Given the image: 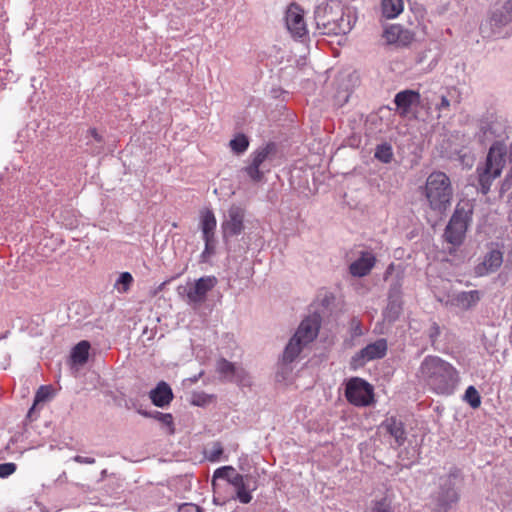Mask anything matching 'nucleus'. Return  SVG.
<instances>
[{
	"mask_svg": "<svg viewBox=\"0 0 512 512\" xmlns=\"http://www.w3.org/2000/svg\"><path fill=\"white\" fill-rule=\"evenodd\" d=\"M505 166L507 171L500 186L501 195L512 187V144L507 155L506 146L497 141L490 146L485 161L476 168L478 190L483 195L489 193L493 182L500 177Z\"/></svg>",
	"mask_w": 512,
	"mask_h": 512,
	"instance_id": "obj_1",
	"label": "nucleus"
},
{
	"mask_svg": "<svg viewBox=\"0 0 512 512\" xmlns=\"http://www.w3.org/2000/svg\"><path fill=\"white\" fill-rule=\"evenodd\" d=\"M314 19L317 30L323 35H344L352 29L351 15L335 2L316 6Z\"/></svg>",
	"mask_w": 512,
	"mask_h": 512,
	"instance_id": "obj_2",
	"label": "nucleus"
},
{
	"mask_svg": "<svg viewBox=\"0 0 512 512\" xmlns=\"http://www.w3.org/2000/svg\"><path fill=\"white\" fill-rule=\"evenodd\" d=\"M512 1L507 0L494 6L490 16L481 23L480 33L483 38L501 39L511 36Z\"/></svg>",
	"mask_w": 512,
	"mask_h": 512,
	"instance_id": "obj_3",
	"label": "nucleus"
},
{
	"mask_svg": "<svg viewBox=\"0 0 512 512\" xmlns=\"http://www.w3.org/2000/svg\"><path fill=\"white\" fill-rule=\"evenodd\" d=\"M421 377L438 394L448 393V364L437 356H427L420 366Z\"/></svg>",
	"mask_w": 512,
	"mask_h": 512,
	"instance_id": "obj_4",
	"label": "nucleus"
},
{
	"mask_svg": "<svg viewBox=\"0 0 512 512\" xmlns=\"http://www.w3.org/2000/svg\"><path fill=\"white\" fill-rule=\"evenodd\" d=\"M474 204L470 200H461L450 216V245L458 247L463 244L466 232L472 223Z\"/></svg>",
	"mask_w": 512,
	"mask_h": 512,
	"instance_id": "obj_5",
	"label": "nucleus"
},
{
	"mask_svg": "<svg viewBox=\"0 0 512 512\" xmlns=\"http://www.w3.org/2000/svg\"><path fill=\"white\" fill-rule=\"evenodd\" d=\"M448 177L443 172H433L426 181L425 193L433 211L445 215L448 205Z\"/></svg>",
	"mask_w": 512,
	"mask_h": 512,
	"instance_id": "obj_6",
	"label": "nucleus"
},
{
	"mask_svg": "<svg viewBox=\"0 0 512 512\" xmlns=\"http://www.w3.org/2000/svg\"><path fill=\"white\" fill-rule=\"evenodd\" d=\"M275 152L276 145L273 142L257 148L250 154V162L241 169V172L255 184L264 182L265 173L270 171V168L266 167V162Z\"/></svg>",
	"mask_w": 512,
	"mask_h": 512,
	"instance_id": "obj_7",
	"label": "nucleus"
},
{
	"mask_svg": "<svg viewBox=\"0 0 512 512\" xmlns=\"http://www.w3.org/2000/svg\"><path fill=\"white\" fill-rule=\"evenodd\" d=\"M345 397L354 406L367 407L374 402V388L366 380L353 377L346 383Z\"/></svg>",
	"mask_w": 512,
	"mask_h": 512,
	"instance_id": "obj_8",
	"label": "nucleus"
},
{
	"mask_svg": "<svg viewBox=\"0 0 512 512\" xmlns=\"http://www.w3.org/2000/svg\"><path fill=\"white\" fill-rule=\"evenodd\" d=\"M506 128L507 125L504 118L494 113H487L480 120V137L483 142L494 140L493 143L500 141L505 145L503 140L506 138Z\"/></svg>",
	"mask_w": 512,
	"mask_h": 512,
	"instance_id": "obj_9",
	"label": "nucleus"
},
{
	"mask_svg": "<svg viewBox=\"0 0 512 512\" xmlns=\"http://www.w3.org/2000/svg\"><path fill=\"white\" fill-rule=\"evenodd\" d=\"M387 340L384 338L377 339L375 342L366 345L354 356L350 361V367L353 370L363 367L367 362L381 359L387 352Z\"/></svg>",
	"mask_w": 512,
	"mask_h": 512,
	"instance_id": "obj_10",
	"label": "nucleus"
},
{
	"mask_svg": "<svg viewBox=\"0 0 512 512\" xmlns=\"http://www.w3.org/2000/svg\"><path fill=\"white\" fill-rule=\"evenodd\" d=\"M245 211L238 205H232L221 223L222 237L225 242L229 238L240 235L244 230Z\"/></svg>",
	"mask_w": 512,
	"mask_h": 512,
	"instance_id": "obj_11",
	"label": "nucleus"
},
{
	"mask_svg": "<svg viewBox=\"0 0 512 512\" xmlns=\"http://www.w3.org/2000/svg\"><path fill=\"white\" fill-rule=\"evenodd\" d=\"M285 23L293 38L302 39L307 36L308 30L304 20V10L300 5L292 3L285 13Z\"/></svg>",
	"mask_w": 512,
	"mask_h": 512,
	"instance_id": "obj_12",
	"label": "nucleus"
},
{
	"mask_svg": "<svg viewBox=\"0 0 512 512\" xmlns=\"http://www.w3.org/2000/svg\"><path fill=\"white\" fill-rule=\"evenodd\" d=\"M217 278L215 276H203L200 277L195 283L188 289L186 295L191 303H202L206 300L207 294L217 284Z\"/></svg>",
	"mask_w": 512,
	"mask_h": 512,
	"instance_id": "obj_13",
	"label": "nucleus"
},
{
	"mask_svg": "<svg viewBox=\"0 0 512 512\" xmlns=\"http://www.w3.org/2000/svg\"><path fill=\"white\" fill-rule=\"evenodd\" d=\"M396 112L401 117H408L413 107L420 104V94L415 90L406 89L398 92L394 97Z\"/></svg>",
	"mask_w": 512,
	"mask_h": 512,
	"instance_id": "obj_14",
	"label": "nucleus"
},
{
	"mask_svg": "<svg viewBox=\"0 0 512 512\" xmlns=\"http://www.w3.org/2000/svg\"><path fill=\"white\" fill-rule=\"evenodd\" d=\"M319 328L320 321L318 316H309L302 320L293 336L299 339L303 344L307 345L317 337Z\"/></svg>",
	"mask_w": 512,
	"mask_h": 512,
	"instance_id": "obj_15",
	"label": "nucleus"
},
{
	"mask_svg": "<svg viewBox=\"0 0 512 512\" xmlns=\"http://www.w3.org/2000/svg\"><path fill=\"white\" fill-rule=\"evenodd\" d=\"M503 263V253L498 249H492L486 253L484 259L475 267V274L479 277L496 272Z\"/></svg>",
	"mask_w": 512,
	"mask_h": 512,
	"instance_id": "obj_16",
	"label": "nucleus"
},
{
	"mask_svg": "<svg viewBox=\"0 0 512 512\" xmlns=\"http://www.w3.org/2000/svg\"><path fill=\"white\" fill-rule=\"evenodd\" d=\"M376 258L372 252L361 251L360 257L349 265V272L354 277H364L374 267Z\"/></svg>",
	"mask_w": 512,
	"mask_h": 512,
	"instance_id": "obj_17",
	"label": "nucleus"
},
{
	"mask_svg": "<svg viewBox=\"0 0 512 512\" xmlns=\"http://www.w3.org/2000/svg\"><path fill=\"white\" fill-rule=\"evenodd\" d=\"M381 428L384 429L391 437L394 438L396 447H400L405 443V441L407 439L405 425L397 417H395V416L387 417L382 422Z\"/></svg>",
	"mask_w": 512,
	"mask_h": 512,
	"instance_id": "obj_18",
	"label": "nucleus"
},
{
	"mask_svg": "<svg viewBox=\"0 0 512 512\" xmlns=\"http://www.w3.org/2000/svg\"><path fill=\"white\" fill-rule=\"evenodd\" d=\"M252 479L251 475L237 474L231 479V484L236 489V499L242 504H248L252 500L251 489L249 481ZM256 486L252 488L255 490Z\"/></svg>",
	"mask_w": 512,
	"mask_h": 512,
	"instance_id": "obj_19",
	"label": "nucleus"
},
{
	"mask_svg": "<svg viewBox=\"0 0 512 512\" xmlns=\"http://www.w3.org/2000/svg\"><path fill=\"white\" fill-rule=\"evenodd\" d=\"M151 402L159 408L167 407L174 398L173 391L168 383L160 381L155 388L149 392Z\"/></svg>",
	"mask_w": 512,
	"mask_h": 512,
	"instance_id": "obj_20",
	"label": "nucleus"
},
{
	"mask_svg": "<svg viewBox=\"0 0 512 512\" xmlns=\"http://www.w3.org/2000/svg\"><path fill=\"white\" fill-rule=\"evenodd\" d=\"M481 296L482 294L478 290L462 291L454 296L453 303L463 310H468L478 304Z\"/></svg>",
	"mask_w": 512,
	"mask_h": 512,
	"instance_id": "obj_21",
	"label": "nucleus"
},
{
	"mask_svg": "<svg viewBox=\"0 0 512 512\" xmlns=\"http://www.w3.org/2000/svg\"><path fill=\"white\" fill-rule=\"evenodd\" d=\"M217 221L212 210L206 209L200 215V228L202 239L215 238Z\"/></svg>",
	"mask_w": 512,
	"mask_h": 512,
	"instance_id": "obj_22",
	"label": "nucleus"
},
{
	"mask_svg": "<svg viewBox=\"0 0 512 512\" xmlns=\"http://www.w3.org/2000/svg\"><path fill=\"white\" fill-rule=\"evenodd\" d=\"M137 412L146 418H153V419L158 420L159 422H161L162 424H164L165 426L168 427L169 434H174L175 427H174L172 414L162 413L160 411L150 412V411H146V410H142V409H137Z\"/></svg>",
	"mask_w": 512,
	"mask_h": 512,
	"instance_id": "obj_23",
	"label": "nucleus"
},
{
	"mask_svg": "<svg viewBox=\"0 0 512 512\" xmlns=\"http://www.w3.org/2000/svg\"><path fill=\"white\" fill-rule=\"evenodd\" d=\"M306 345L303 344L299 339H297L295 336H293L289 342L287 343L284 352H283V361L285 363H291L293 362L300 352L302 351L303 347Z\"/></svg>",
	"mask_w": 512,
	"mask_h": 512,
	"instance_id": "obj_24",
	"label": "nucleus"
},
{
	"mask_svg": "<svg viewBox=\"0 0 512 512\" xmlns=\"http://www.w3.org/2000/svg\"><path fill=\"white\" fill-rule=\"evenodd\" d=\"M90 343L86 340L80 341L74 346L71 352V359L75 364L83 365L89 356Z\"/></svg>",
	"mask_w": 512,
	"mask_h": 512,
	"instance_id": "obj_25",
	"label": "nucleus"
},
{
	"mask_svg": "<svg viewBox=\"0 0 512 512\" xmlns=\"http://www.w3.org/2000/svg\"><path fill=\"white\" fill-rule=\"evenodd\" d=\"M382 14L387 19L396 18L404 8L403 0H382Z\"/></svg>",
	"mask_w": 512,
	"mask_h": 512,
	"instance_id": "obj_26",
	"label": "nucleus"
},
{
	"mask_svg": "<svg viewBox=\"0 0 512 512\" xmlns=\"http://www.w3.org/2000/svg\"><path fill=\"white\" fill-rule=\"evenodd\" d=\"M450 160L459 162L463 168H471L475 161V155L469 148L463 147L459 151H455L453 155H450Z\"/></svg>",
	"mask_w": 512,
	"mask_h": 512,
	"instance_id": "obj_27",
	"label": "nucleus"
},
{
	"mask_svg": "<svg viewBox=\"0 0 512 512\" xmlns=\"http://www.w3.org/2000/svg\"><path fill=\"white\" fill-rule=\"evenodd\" d=\"M374 157L384 163L388 164L393 159V149L391 144L384 142L376 146Z\"/></svg>",
	"mask_w": 512,
	"mask_h": 512,
	"instance_id": "obj_28",
	"label": "nucleus"
},
{
	"mask_svg": "<svg viewBox=\"0 0 512 512\" xmlns=\"http://www.w3.org/2000/svg\"><path fill=\"white\" fill-rule=\"evenodd\" d=\"M229 146L235 154H243L249 147V139L245 134L240 133L230 140Z\"/></svg>",
	"mask_w": 512,
	"mask_h": 512,
	"instance_id": "obj_29",
	"label": "nucleus"
},
{
	"mask_svg": "<svg viewBox=\"0 0 512 512\" xmlns=\"http://www.w3.org/2000/svg\"><path fill=\"white\" fill-rule=\"evenodd\" d=\"M401 311V301L400 298L394 297L393 294L391 296H388V305L386 308V317L389 318V320H396L400 314Z\"/></svg>",
	"mask_w": 512,
	"mask_h": 512,
	"instance_id": "obj_30",
	"label": "nucleus"
},
{
	"mask_svg": "<svg viewBox=\"0 0 512 512\" xmlns=\"http://www.w3.org/2000/svg\"><path fill=\"white\" fill-rule=\"evenodd\" d=\"M235 367L236 365L234 363L226 360L225 358H221L217 361L216 371L225 380L230 381Z\"/></svg>",
	"mask_w": 512,
	"mask_h": 512,
	"instance_id": "obj_31",
	"label": "nucleus"
},
{
	"mask_svg": "<svg viewBox=\"0 0 512 512\" xmlns=\"http://www.w3.org/2000/svg\"><path fill=\"white\" fill-rule=\"evenodd\" d=\"M470 88L466 84L465 80L459 83L457 86L450 88V100L452 99L455 103H460L465 97L468 96Z\"/></svg>",
	"mask_w": 512,
	"mask_h": 512,
	"instance_id": "obj_32",
	"label": "nucleus"
},
{
	"mask_svg": "<svg viewBox=\"0 0 512 512\" xmlns=\"http://www.w3.org/2000/svg\"><path fill=\"white\" fill-rule=\"evenodd\" d=\"M404 33L400 25H391L384 31V38L389 44L401 43V35Z\"/></svg>",
	"mask_w": 512,
	"mask_h": 512,
	"instance_id": "obj_33",
	"label": "nucleus"
},
{
	"mask_svg": "<svg viewBox=\"0 0 512 512\" xmlns=\"http://www.w3.org/2000/svg\"><path fill=\"white\" fill-rule=\"evenodd\" d=\"M133 283V277L129 272H122L117 278L114 288L119 293H127Z\"/></svg>",
	"mask_w": 512,
	"mask_h": 512,
	"instance_id": "obj_34",
	"label": "nucleus"
},
{
	"mask_svg": "<svg viewBox=\"0 0 512 512\" xmlns=\"http://www.w3.org/2000/svg\"><path fill=\"white\" fill-rule=\"evenodd\" d=\"M463 400L467 402L473 409L481 405V396L474 386H469L463 396Z\"/></svg>",
	"mask_w": 512,
	"mask_h": 512,
	"instance_id": "obj_35",
	"label": "nucleus"
},
{
	"mask_svg": "<svg viewBox=\"0 0 512 512\" xmlns=\"http://www.w3.org/2000/svg\"><path fill=\"white\" fill-rule=\"evenodd\" d=\"M205 243L204 250L200 254V262L207 263L216 251V238L203 239Z\"/></svg>",
	"mask_w": 512,
	"mask_h": 512,
	"instance_id": "obj_36",
	"label": "nucleus"
},
{
	"mask_svg": "<svg viewBox=\"0 0 512 512\" xmlns=\"http://www.w3.org/2000/svg\"><path fill=\"white\" fill-rule=\"evenodd\" d=\"M237 474L238 473L233 466H222L214 471L213 479H224L230 483L233 476Z\"/></svg>",
	"mask_w": 512,
	"mask_h": 512,
	"instance_id": "obj_37",
	"label": "nucleus"
},
{
	"mask_svg": "<svg viewBox=\"0 0 512 512\" xmlns=\"http://www.w3.org/2000/svg\"><path fill=\"white\" fill-rule=\"evenodd\" d=\"M365 512H394L391 502L387 498L372 501L370 508Z\"/></svg>",
	"mask_w": 512,
	"mask_h": 512,
	"instance_id": "obj_38",
	"label": "nucleus"
},
{
	"mask_svg": "<svg viewBox=\"0 0 512 512\" xmlns=\"http://www.w3.org/2000/svg\"><path fill=\"white\" fill-rule=\"evenodd\" d=\"M231 377L233 378L230 379V382H236L239 385L246 386L250 383V377L247 371L241 366L236 365Z\"/></svg>",
	"mask_w": 512,
	"mask_h": 512,
	"instance_id": "obj_39",
	"label": "nucleus"
},
{
	"mask_svg": "<svg viewBox=\"0 0 512 512\" xmlns=\"http://www.w3.org/2000/svg\"><path fill=\"white\" fill-rule=\"evenodd\" d=\"M223 454V447L220 442H213L211 447L205 451V457L210 462L219 461L221 455Z\"/></svg>",
	"mask_w": 512,
	"mask_h": 512,
	"instance_id": "obj_40",
	"label": "nucleus"
},
{
	"mask_svg": "<svg viewBox=\"0 0 512 512\" xmlns=\"http://www.w3.org/2000/svg\"><path fill=\"white\" fill-rule=\"evenodd\" d=\"M49 394H50L49 386H44V385L40 386L38 391L36 392L34 404L45 401L49 397ZM34 406L35 405H33L30 408V410L28 411V417L32 414V412L34 410Z\"/></svg>",
	"mask_w": 512,
	"mask_h": 512,
	"instance_id": "obj_41",
	"label": "nucleus"
},
{
	"mask_svg": "<svg viewBox=\"0 0 512 512\" xmlns=\"http://www.w3.org/2000/svg\"><path fill=\"white\" fill-rule=\"evenodd\" d=\"M211 401V397L204 392H193L191 395V404L194 406H205Z\"/></svg>",
	"mask_w": 512,
	"mask_h": 512,
	"instance_id": "obj_42",
	"label": "nucleus"
},
{
	"mask_svg": "<svg viewBox=\"0 0 512 512\" xmlns=\"http://www.w3.org/2000/svg\"><path fill=\"white\" fill-rule=\"evenodd\" d=\"M435 512H448V496L445 491L438 496L434 507Z\"/></svg>",
	"mask_w": 512,
	"mask_h": 512,
	"instance_id": "obj_43",
	"label": "nucleus"
},
{
	"mask_svg": "<svg viewBox=\"0 0 512 512\" xmlns=\"http://www.w3.org/2000/svg\"><path fill=\"white\" fill-rule=\"evenodd\" d=\"M16 464L12 462L0 464V478H6L16 471Z\"/></svg>",
	"mask_w": 512,
	"mask_h": 512,
	"instance_id": "obj_44",
	"label": "nucleus"
},
{
	"mask_svg": "<svg viewBox=\"0 0 512 512\" xmlns=\"http://www.w3.org/2000/svg\"><path fill=\"white\" fill-rule=\"evenodd\" d=\"M178 512H201V509L196 504L184 503L179 506Z\"/></svg>",
	"mask_w": 512,
	"mask_h": 512,
	"instance_id": "obj_45",
	"label": "nucleus"
},
{
	"mask_svg": "<svg viewBox=\"0 0 512 512\" xmlns=\"http://www.w3.org/2000/svg\"><path fill=\"white\" fill-rule=\"evenodd\" d=\"M73 461L79 463V464H94L96 462L95 458L93 457H84L80 455H76L72 458Z\"/></svg>",
	"mask_w": 512,
	"mask_h": 512,
	"instance_id": "obj_46",
	"label": "nucleus"
},
{
	"mask_svg": "<svg viewBox=\"0 0 512 512\" xmlns=\"http://www.w3.org/2000/svg\"><path fill=\"white\" fill-rule=\"evenodd\" d=\"M391 294H393L394 297L400 298L401 284L399 281H396L394 284L391 285L388 296H391Z\"/></svg>",
	"mask_w": 512,
	"mask_h": 512,
	"instance_id": "obj_47",
	"label": "nucleus"
},
{
	"mask_svg": "<svg viewBox=\"0 0 512 512\" xmlns=\"http://www.w3.org/2000/svg\"><path fill=\"white\" fill-rule=\"evenodd\" d=\"M440 334V328L436 323H433V325L430 328L429 336L432 340V342H435L436 337Z\"/></svg>",
	"mask_w": 512,
	"mask_h": 512,
	"instance_id": "obj_48",
	"label": "nucleus"
},
{
	"mask_svg": "<svg viewBox=\"0 0 512 512\" xmlns=\"http://www.w3.org/2000/svg\"><path fill=\"white\" fill-rule=\"evenodd\" d=\"M353 330H354L355 335H357V336L362 335V328H361V324L359 321L353 320Z\"/></svg>",
	"mask_w": 512,
	"mask_h": 512,
	"instance_id": "obj_49",
	"label": "nucleus"
},
{
	"mask_svg": "<svg viewBox=\"0 0 512 512\" xmlns=\"http://www.w3.org/2000/svg\"><path fill=\"white\" fill-rule=\"evenodd\" d=\"M89 133L97 142L101 143L103 141L102 136L97 132L95 128L90 129Z\"/></svg>",
	"mask_w": 512,
	"mask_h": 512,
	"instance_id": "obj_50",
	"label": "nucleus"
},
{
	"mask_svg": "<svg viewBox=\"0 0 512 512\" xmlns=\"http://www.w3.org/2000/svg\"><path fill=\"white\" fill-rule=\"evenodd\" d=\"M441 107H448V98L444 95L441 97Z\"/></svg>",
	"mask_w": 512,
	"mask_h": 512,
	"instance_id": "obj_51",
	"label": "nucleus"
},
{
	"mask_svg": "<svg viewBox=\"0 0 512 512\" xmlns=\"http://www.w3.org/2000/svg\"><path fill=\"white\" fill-rule=\"evenodd\" d=\"M442 237L445 241H448V224L445 226V228L443 229V234H442Z\"/></svg>",
	"mask_w": 512,
	"mask_h": 512,
	"instance_id": "obj_52",
	"label": "nucleus"
},
{
	"mask_svg": "<svg viewBox=\"0 0 512 512\" xmlns=\"http://www.w3.org/2000/svg\"><path fill=\"white\" fill-rule=\"evenodd\" d=\"M458 498H459V497H458V495H457L456 493H452V492L450 491V498H449L450 503H452V502H454V501H457V500H458Z\"/></svg>",
	"mask_w": 512,
	"mask_h": 512,
	"instance_id": "obj_53",
	"label": "nucleus"
},
{
	"mask_svg": "<svg viewBox=\"0 0 512 512\" xmlns=\"http://www.w3.org/2000/svg\"><path fill=\"white\" fill-rule=\"evenodd\" d=\"M393 264H390L385 272L384 279L386 280L388 275L390 274L391 270L393 269Z\"/></svg>",
	"mask_w": 512,
	"mask_h": 512,
	"instance_id": "obj_54",
	"label": "nucleus"
},
{
	"mask_svg": "<svg viewBox=\"0 0 512 512\" xmlns=\"http://www.w3.org/2000/svg\"><path fill=\"white\" fill-rule=\"evenodd\" d=\"M203 375V372H200L197 376H194L192 378H190V381L192 383H196L198 381V379Z\"/></svg>",
	"mask_w": 512,
	"mask_h": 512,
	"instance_id": "obj_55",
	"label": "nucleus"
},
{
	"mask_svg": "<svg viewBox=\"0 0 512 512\" xmlns=\"http://www.w3.org/2000/svg\"><path fill=\"white\" fill-rule=\"evenodd\" d=\"M449 371H450V380H451L452 379V375L454 373H456V370L450 365Z\"/></svg>",
	"mask_w": 512,
	"mask_h": 512,
	"instance_id": "obj_56",
	"label": "nucleus"
},
{
	"mask_svg": "<svg viewBox=\"0 0 512 512\" xmlns=\"http://www.w3.org/2000/svg\"><path fill=\"white\" fill-rule=\"evenodd\" d=\"M107 471L104 469L101 472V478L104 479L106 477Z\"/></svg>",
	"mask_w": 512,
	"mask_h": 512,
	"instance_id": "obj_57",
	"label": "nucleus"
},
{
	"mask_svg": "<svg viewBox=\"0 0 512 512\" xmlns=\"http://www.w3.org/2000/svg\"><path fill=\"white\" fill-rule=\"evenodd\" d=\"M508 258H509V261L512 262V247H511V250L508 253Z\"/></svg>",
	"mask_w": 512,
	"mask_h": 512,
	"instance_id": "obj_58",
	"label": "nucleus"
}]
</instances>
